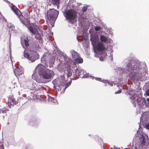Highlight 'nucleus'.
Wrapping results in <instances>:
<instances>
[{
	"instance_id": "nucleus-1",
	"label": "nucleus",
	"mask_w": 149,
	"mask_h": 149,
	"mask_svg": "<svg viewBox=\"0 0 149 149\" xmlns=\"http://www.w3.org/2000/svg\"><path fill=\"white\" fill-rule=\"evenodd\" d=\"M126 68L128 72H131L129 74V76L132 79L141 80L144 77L146 72L138 64L130 62L127 64Z\"/></svg>"
},
{
	"instance_id": "nucleus-2",
	"label": "nucleus",
	"mask_w": 149,
	"mask_h": 149,
	"mask_svg": "<svg viewBox=\"0 0 149 149\" xmlns=\"http://www.w3.org/2000/svg\"><path fill=\"white\" fill-rule=\"evenodd\" d=\"M45 66L41 64H39L37 67L36 68L39 70V73L41 74L43 78L45 79H49L52 77L53 72L46 68V69L44 70Z\"/></svg>"
},
{
	"instance_id": "nucleus-3",
	"label": "nucleus",
	"mask_w": 149,
	"mask_h": 149,
	"mask_svg": "<svg viewBox=\"0 0 149 149\" xmlns=\"http://www.w3.org/2000/svg\"><path fill=\"white\" fill-rule=\"evenodd\" d=\"M132 92V91H131L129 93L130 95H131L130 97L134 102L136 101L138 105L140 108L143 107L144 105H146V102L145 98H142L140 95H139V94H136L135 93L133 94Z\"/></svg>"
},
{
	"instance_id": "nucleus-4",
	"label": "nucleus",
	"mask_w": 149,
	"mask_h": 149,
	"mask_svg": "<svg viewBox=\"0 0 149 149\" xmlns=\"http://www.w3.org/2000/svg\"><path fill=\"white\" fill-rule=\"evenodd\" d=\"M58 14V11L54 9H50L48 12L47 18L50 22L52 26H53V25H54Z\"/></svg>"
},
{
	"instance_id": "nucleus-5",
	"label": "nucleus",
	"mask_w": 149,
	"mask_h": 149,
	"mask_svg": "<svg viewBox=\"0 0 149 149\" xmlns=\"http://www.w3.org/2000/svg\"><path fill=\"white\" fill-rule=\"evenodd\" d=\"M8 106L10 107L12 105H16L19 104V105H23L25 103L24 99L22 97H19L17 100H15L13 95H12L9 96L8 99Z\"/></svg>"
},
{
	"instance_id": "nucleus-6",
	"label": "nucleus",
	"mask_w": 149,
	"mask_h": 149,
	"mask_svg": "<svg viewBox=\"0 0 149 149\" xmlns=\"http://www.w3.org/2000/svg\"><path fill=\"white\" fill-rule=\"evenodd\" d=\"M64 15L66 19L70 22L74 20L76 17V13L72 9L68 10L65 12Z\"/></svg>"
},
{
	"instance_id": "nucleus-7",
	"label": "nucleus",
	"mask_w": 149,
	"mask_h": 149,
	"mask_svg": "<svg viewBox=\"0 0 149 149\" xmlns=\"http://www.w3.org/2000/svg\"><path fill=\"white\" fill-rule=\"evenodd\" d=\"M12 9L15 13L18 16L19 18L22 23L24 25H26V24L25 20V18L22 15L20 11L17 8H13Z\"/></svg>"
},
{
	"instance_id": "nucleus-8",
	"label": "nucleus",
	"mask_w": 149,
	"mask_h": 149,
	"mask_svg": "<svg viewBox=\"0 0 149 149\" xmlns=\"http://www.w3.org/2000/svg\"><path fill=\"white\" fill-rule=\"evenodd\" d=\"M32 25L29 26L28 27V29L29 30L30 32L33 34L38 33V31L37 29L38 26L35 23H32Z\"/></svg>"
},
{
	"instance_id": "nucleus-9",
	"label": "nucleus",
	"mask_w": 149,
	"mask_h": 149,
	"mask_svg": "<svg viewBox=\"0 0 149 149\" xmlns=\"http://www.w3.org/2000/svg\"><path fill=\"white\" fill-rule=\"evenodd\" d=\"M24 56L32 62L34 61L36 59V57L33 56H30L28 53L26 52L25 51L24 52Z\"/></svg>"
},
{
	"instance_id": "nucleus-10",
	"label": "nucleus",
	"mask_w": 149,
	"mask_h": 149,
	"mask_svg": "<svg viewBox=\"0 0 149 149\" xmlns=\"http://www.w3.org/2000/svg\"><path fill=\"white\" fill-rule=\"evenodd\" d=\"M96 48L97 50L100 51H102L105 49L104 45L101 42L97 43L96 46Z\"/></svg>"
},
{
	"instance_id": "nucleus-11",
	"label": "nucleus",
	"mask_w": 149,
	"mask_h": 149,
	"mask_svg": "<svg viewBox=\"0 0 149 149\" xmlns=\"http://www.w3.org/2000/svg\"><path fill=\"white\" fill-rule=\"evenodd\" d=\"M66 68L67 67L65 63H60L58 66L57 69L60 72H62L64 71Z\"/></svg>"
},
{
	"instance_id": "nucleus-12",
	"label": "nucleus",
	"mask_w": 149,
	"mask_h": 149,
	"mask_svg": "<svg viewBox=\"0 0 149 149\" xmlns=\"http://www.w3.org/2000/svg\"><path fill=\"white\" fill-rule=\"evenodd\" d=\"M29 40L27 38L25 39L23 41H21V43L23 47L25 48L24 46H25L26 47H27L29 46Z\"/></svg>"
},
{
	"instance_id": "nucleus-13",
	"label": "nucleus",
	"mask_w": 149,
	"mask_h": 149,
	"mask_svg": "<svg viewBox=\"0 0 149 149\" xmlns=\"http://www.w3.org/2000/svg\"><path fill=\"white\" fill-rule=\"evenodd\" d=\"M74 67L75 65L76 67H77L75 63H83V60L82 58L78 57L74 59Z\"/></svg>"
},
{
	"instance_id": "nucleus-14",
	"label": "nucleus",
	"mask_w": 149,
	"mask_h": 149,
	"mask_svg": "<svg viewBox=\"0 0 149 149\" xmlns=\"http://www.w3.org/2000/svg\"><path fill=\"white\" fill-rule=\"evenodd\" d=\"M67 77H70L72 74V70L71 69L70 67H68L67 68Z\"/></svg>"
},
{
	"instance_id": "nucleus-15",
	"label": "nucleus",
	"mask_w": 149,
	"mask_h": 149,
	"mask_svg": "<svg viewBox=\"0 0 149 149\" xmlns=\"http://www.w3.org/2000/svg\"><path fill=\"white\" fill-rule=\"evenodd\" d=\"M14 72L16 76H19L22 74V72L19 68L15 69L14 71Z\"/></svg>"
},
{
	"instance_id": "nucleus-16",
	"label": "nucleus",
	"mask_w": 149,
	"mask_h": 149,
	"mask_svg": "<svg viewBox=\"0 0 149 149\" xmlns=\"http://www.w3.org/2000/svg\"><path fill=\"white\" fill-rule=\"evenodd\" d=\"M35 35V38L37 40H41L42 38V35L40 34L38 32V33H37L36 34H34Z\"/></svg>"
},
{
	"instance_id": "nucleus-17",
	"label": "nucleus",
	"mask_w": 149,
	"mask_h": 149,
	"mask_svg": "<svg viewBox=\"0 0 149 149\" xmlns=\"http://www.w3.org/2000/svg\"><path fill=\"white\" fill-rule=\"evenodd\" d=\"M6 19L2 16L1 13L0 12V23H4L6 22Z\"/></svg>"
},
{
	"instance_id": "nucleus-18",
	"label": "nucleus",
	"mask_w": 149,
	"mask_h": 149,
	"mask_svg": "<svg viewBox=\"0 0 149 149\" xmlns=\"http://www.w3.org/2000/svg\"><path fill=\"white\" fill-rule=\"evenodd\" d=\"M140 143L142 145H143L145 144L146 143V139L145 137L142 135L140 138Z\"/></svg>"
},
{
	"instance_id": "nucleus-19",
	"label": "nucleus",
	"mask_w": 149,
	"mask_h": 149,
	"mask_svg": "<svg viewBox=\"0 0 149 149\" xmlns=\"http://www.w3.org/2000/svg\"><path fill=\"white\" fill-rule=\"evenodd\" d=\"M72 55L73 58L79 57V54L76 52H74L72 53Z\"/></svg>"
},
{
	"instance_id": "nucleus-20",
	"label": "nucleus",
	"mask_w": 149,
	"mask_h": 149,
	"mask_svg": "<svg viewBox=\"0 0 149 149\" xmlns=\"http://www.w3.org/2000/svg\"><path fill=\"white\" fill-rule=\"evenodd\" d=\"M99 39L98 37H96L91 38V40L93 43H95L98 41Z\"/></svg>"
},
{
	"instance_id": "nucleus-21",
	"label": "nucleus",
	"mask_w": 149,
	"mask_h": 149,
	"mask_svg": "<svg viewBox=\"0 0 149 149\" xmlns=\"http://www.w3.org/2000/svg\"><path fill=\"white\" fill-rule=\"evenodd\" d=\"M100 39L102 42H106L107 40V38L103 35H101L100 37Z\"/></svg>"
},
{
	"instance_id": "nucleus-22",
	"label": "nucleus",
	"mask_w": 149,
	"mask_h": 149,
	"mask_svg": "<svg viewBox=\"0 0 149 149\" xmlns=\"http://www.w3.org/2000/svg\"><path fill=\"white\" fill-rule=\"evenodd\" d=\"M143 116L145 117L146 119H147L149 118V111H146L145 112L143 115Z\"/></svg>"
},
{
	"instance_id": "nucleus-23",
	"label": "nucleus",
	"mask_w": 149,
	"mask_h": 149,
	"mask_svg": "<svg viewBox=\"0 0 149 149\" xmlns=\"http://www.w3.org/2000/svg\"><path fill=\"white\" fill-rule=\"evenodd\" d=\"M7 111H8V110L6 108H4L0 110V113H2L3 114H4L6 113Z\"/></svg>"
},
{
	"instance_id": "nucleus-24",
	"label": "nucleus",
	"mask_w": 149,
	"mask_h": 149,
	"mask_svg": "<svg viewBox=\"0 0 149 149\" xmlns=\"http://www.w3.org/2000/svg\"><path fill=\"white\" fill-rule=\"evenodd\" d=\"M77 71L76 72V74H74L73 75L74 77V78L75 79H78L79 77L78 76H79L78 72H77Z\"/></svg>"
},
{
	"instance_id": "nucleus-25",
	"label": "nucleus",
	"mask_w": 149,
	"mask_h": 149,
	"mask_svg": "<svg viewBox=\"0 0 149 149\" xmlns=\"http://www.w3.org/2000/svg\"><path fill=\"white\" fill-rule=\"evenodd\" d=\"M87 6H84V7L81 10L84 13L87 10Z\"/></svg>"
},
{
	"instance_id": "nucleus-26",
	"label": "nucleus",
	"mask_w": 149,
	"mask_h": 149,
	"mask_svg": "<svg viewBox=\"0 0 149 149\" xmlns=\"http://www.w3.org/2000/svg\"><path fill=\"white\" fill-rule=\"evenodd\" d=\"M0 149H4V146L3 143L0 141Z\"/></svg>"
},
{
	"instance_id": "nucleus-27",
	"label": "nucleus",
	"mask_w": 149,
	"mask_h": 149,
	"mask_svg": "<svg viewBox=\"0 0 149 149\" xmlns=\"http://www.w3.org/2000/svg\"><path fill=\"white\" fill-rule=\"evenodd\" d=\"M101 28V27L98 26H96L95 27V30L96 31H100Z\"/></svg>"
},
{
	"instance_id": "nucleus-28",
	"label": "nucleus",
	"mask_w": 149,
	"mask_h": 149,
	"mask_svg": "<svg viewBox=\"0 0 149 149\" xmlns=\"http://www.w3.org/2000/svg\"><path fill=\"white\" fill-rule=\"evenodd\" d=\"M71 84V83L70 82H69L68 83H67L65 84V89H66Z\"/></svg>"
},
{
	"instance_id": "nucleus-29",
	"label": "nucleus",
	"mask_w": 149,
	"mask_h": 149,
	"mask_svg": "<svg viewBox=\"0 0 149 149\" xmlns=\"http://www.w3.org/2000/svg\"><path fill=\"white\" fill-rule=\"evenodd\" d=\"M146 100H147V101L148 102V103L147 104H146V106L147 107H149V98H147L146 99Z\"/></svg>"
},
{
	"instance_id": "nucleus-30",
	"label": "nucleus",
	"mask_w": 149,
	"mask_h": 149,
	"mask_svg": "<svg viewBox=\"0 0 149 149\" xmlns=\"http://www.w3.org/2000/svg\"><path fill=\"white\" fill-rule=\"evenodd\" d=\"M108 84L109 85L111 86H113V83L112 82H110L108 81Z\"/></svg>"
},
{
	"instance_id": "nucleus-31",
	"label": "nucleus",
	"mask_w": 149,
	"mask_h": 149,
	"mask_svg": "<svg viewBox=\"0 0 149 149\" xmlns=\"http://www.w3.org/2000/svg\"><path fill=\"white\" fill-rule=\"evenodd\" d=\"M101 81H102L103 83H104L107 84L108 82V81L106 80H103Z\"/></svg>"
},
{
	"instance_id": "nucleus-32",
	"label": "nucleus",
	"mask_w": 149,
	"mask_h": 149,
	"mask_svg": "<svg viewBox=\"0 0 149 149\" xmlns=\"http://www.w3.org/2000/svg\"><path fill=\"white\" fill-rule=\"evenodd\" d=\"M101 81H102L103 83H104L107 84L108 82V81L106 80H103Z\"/></svg>"
},
{
	"instance_id": "nucleus-33",
	"label": "nucleus",
	"mask_w": 149,
	"mask_h": 149,
	"mask_svg": "<svg viewBox=\"0 0 149 149\" xmlns=\"http://www.w3.org/2000/svg\"><path fill=\"white\" fill-rule=\"evenodd\" d=\"M121 90H119L118 91L115 92V94H118V93H121Z\"/></svg>"
},
{
	"instance_id": "nucleus-34",
	"label": "nucleus",
	"mask_w": 149,
	"mask_h": 149,
	"mask_svg": "<svg viewBox=\"0 0 149 149\" xmlns=\"http://www.w3.org/2000/svg\"><path fill=\"white\" fill-rule=\"evenodd\" d=\"M53 1L56 3H59L60 0H53Z\"/></svg>"
},
{
	"instance_id": "nucleus-35",
	"label": "nucleus",
	"mask_w": 149,
	"mask_h": 149,
	"mask_svg": "<svg viewBox=\"0 0 149 149\" xmlns=\"http://www.w3.org/2000/svg\"><path fill=\"white\" fill-rule=\"evenodd\" d=\"M146 128L148 129H149V123L146 125Z\"/></svg>"
},
{
	"instance_id": "nucleus-36",
	"label": "nucleus",
	"mask_w": 149,
	"mask_h": 149,
	"mask_svg": "<svg viewBox=\"0 0 149 149\" xmlns=\"http://www.w3.org/2000/svg\"><path fill=\"white\" fill-rule=\"evenodd\" d=\"M146 92L147 93V95H149V89Z\"/></svg>"
},
{
	"instance_id": "nucleus-37",
	"label": "nucleus",
	"mask_w": 149,
	"mask_h": 149,
	"mask_svg": "<svg viewBox=\"0 0 149 149\" xmlns=\"http://www.w3.org/2000/svg\"><path fill=\"white\" fill-rule=\"evenodd\" d=\"M99 81H102V79L100 78H98V79L97 80Z\"/></svg>"
},
{
	"instance_id": "nucleus-38",
	"label": "nucleus",
	"mask_w": 149,
	"mask_h": 149,
	"mask_svg": "<svg viewBox=\"0 0 149 149\" xmlns=\"http://www.w3.org/2000/svg\"><path fill=\"white\" fill-rule=\"evenodd\" d=\"M29 23H30V22H29V21H28V23H28V24H29Z\"/></svg>"
},
{
	"instance_id": "nucleus-39",
	"label": "nucleus",
	"mask_w": 149,
	"mask_h": 149,
	"mask_svg": "<svg viewBox=\"0 0 149 149\" xmlns=\"http://www.w3.org/2000/svg\"><path fill=\"white\" fill-rule=\"evenodd\" d=\"M27 148V147H26V148H25L26 149V148Z\"/></svg>"
},
{
	"instance_id": "nucleus-40",
	"label": "nucleus",
	"mask_w": 149,
	"mask_h": 149,
	"mask_svg": "<svg viewBox=\"0 0 149 149\" xmlns=\"http://www.w3.org/2000/svg\"><path fill=\"white\" fill-rule=\"evenodd\" d=\"M111 149H113V148H111Z\"/></svg>"
}]
</instances>
